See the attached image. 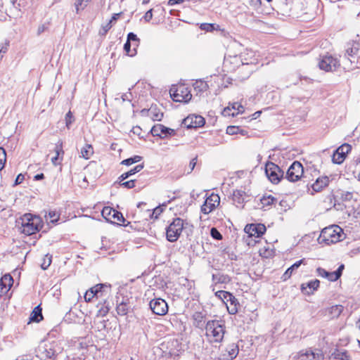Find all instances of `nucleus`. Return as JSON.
<instances>
[{"mask_svg": "<svg viewBox=\"0 0 360 360\" xmlns=\"http://www.w3.org/2000/svg\"><path fill=\"white\" fill-rule=\"evenodd\" d=\"M205 336L209 342L220 343L226 333V326L222 320H210L205 326Z\"/></svg>", "mask_w": 360, "mask_h": 360, "instance_id": "f257e3e1", "label": "nucleus"}, {"mask_svg": "<svg viewBox=\"0 0 360 360\" xmlns=\"http://www.w3.org/2000/svg\"><path fill=\"white\" fill-rule=\"evenodd\" d=\"M343 238V230L338 225H331L321 231L318 241L320 244L330 245L341 241Z\"/></svg>", "mask_w": 360, "mask_h": 360, "instance_id": "f03ea898", "label": "nucleus"}, {"mask_svg": "<svg viewBox=\"0 0 360 360\" xmlns=\"http://www.w3.org/2000/svg\"><path fill=\"white\" fill-rule=\"evenodd\" d=\"M21 232L30 236L39 231L41 227V219L37 216H33L32 214H25L20 218Z\"/></svg>", "mask_w": 360, "mask_h": 360, "instance_id": "7ed1b4c3", "label": "nucleus"}, {"mask_svg": "<svg viewBox=\"0 0 360 360\" xmlns=\"http://www.w3.org/2000/svg\"><path fill=\"white\" fill-rule=\"evenodd\" d=\"M188 223L181 218H175L166 229V237L169 242H176Z\"/></svg>", "mask_w": 360, "mask_h": 360, "instance_id": "20e7f679", "label": "nucleus"}, {"mask_svg": "<svg viewBox=\"0 0 360 360\" xmlns=\"http://www.w3.org/2000/svg\"><path fill=\"white\" fill-rule=\"evenodd\" d=\"M215 296L226 305L229 314H235L238 312L239 303L231 293L224 290H219L215 292Z\"/></svg>", "mask_w": 360, "mask_h": 360, "instance_id": "39448f33", "label": "nucleus"}, {"mask_svg": "<svg viewBox=\"0 0 360 360\" xmlns=\"http://www.w3.org/2000/svg\"><path fill=\"white\" fill-rule=\"evenodd\" d=\"M169 93L172 100L175 102L187 103L192 98L191 91L185 85H179L176 87L173 86L171 88Z\"/></svg>", "mask_w": 360, "mask_h": 360, "instance_id": "423d86ee", "label": "nucleus"}, {"mask_svg": "<svg viewBox=\"0 0 360 360\" xmlns=\"http://www.w3.org/2000/svg\"><path fill=\"white\" fill-rule=\"evenodd\" d=\"M265 173L269 181L277 184L283 178V171L275 163L268 162L265 166Z\"/></svg>", "mask_w": 360, "mask_h": 360, "instance_id": "0eeeda50", "label": "nucleus"}, {"mask_svg": "<svg viewBox=\"0 0 360 360\" xmlns=\"http://www.w3.org/2000/svg\"><path fill=\"white\" fill-rule=\"evenodd\" d=\"M340 61L331 55H325L320 58L319 67L326 72L335 71L340 67Z\"/></svg>", "mask_w": 360, "mask_h": 360, "instance_id": "6e6552de", "label": "nucleus"}, {"mask_svg": "<svg viewBox=\"0 0 360 360\" xmlns=\"http://www.w3.org/2000/svg\"><path fill=\"white\" fill-rule=\"evenodd\" d=\"M303 173L304 168L302 165L298 161H295L288 168L285 178L289 181L295 182L301 179Z\"/></svg>", "mask_w": 360, "mask_h": 360, "instance_id": "1a4fd4ad", "label": "nucleus"}, {"mask_svg": "<svg viewBox=\"0 0 360 360\" xmlns=\"http://www.w3.org/2000/svg\"><path fill=\"white\" fill-rule=\"evenodd\" d=\"M101 214L107 221L112 223L119 224L125 221L121 212L110 207H105L102 210Z\"/></svg>", "mask_w": 360, "mask_h": 360, "instance_id": "9d476101", "label": "nucleus"}, {"mask_svg": "<svg viewBox=\"0 0 360 360\" xmlns=\"http://www.w3.org/2000/svg\"><path fill=\"white\" fill-rule=\"evenodd\" d=\"M352 147L349 144L344 143L339 146L333 153L332 161L335 164H341L344 162L347 155L350 152Z\"/></svg>", "mask_w": 360, "mask_h": 360, "instance_id": "9b49d317", "label": "nucleus"}, {"mask_svg": "<svg viewBox=\"0 0 360 360\" xmlns=\"http://www.w3.org/2000/svg\"><path fill=\"white\" fill-rule=\"evenodd\" d=\"M149 305L152 311L155 314L163 316L165 315L168 311V306L167 302L161 298L152 300L150 302Z\"/></svg>", "mask_w": 360, "mask_h": 360, "instance_id": "f8f14e48", "label": "nucleus"}, {"mask_svg": "<svg viewBox=\"0 0 360 360\" xmlns=\"http://www.w3.org/2000/svg\"><path fill=\"white\" fill-rule=\"evenodd\" d=\"M220 198L218 195L212 193L208 196L201 206V212L205 214L210 213L219 204Z\"/></svg>", "mask_w": 360, "mask_h": 360, "instance_id": "ddd939ff", "label": "nucleus"}, {"mask_svg": "<svg viewBox=\"0 0 360 360\" xmlns=\"http://www.w3.org/2000/svg\"><path fill=\"white\" fill-rule=\"evenodd\" d=\"M150 131L153 136H160L161 138H166L168 136H174L175 134V131L174 129L168 128L160 124L154 125Z\"/></svg>", "mask_w": 360, "mask_h": 360, "instance_id": "4468645a", "label": "nucleus"}, {"mask_svg": "<svg viewBox=\"0 0 360 360\" xmlns=\"http://www.w3.org/2000/svg\"><path fill=\"white\" fill-rule=\"evenodd\" d=\"M239 349L238 345L231 343L226 347L225 350L221 353L220 359L221 360H233L238 354Z\"/></svg>", "mask_w": 360, "mask_h": 360, "instance_id": "2eb2a0df", "label": "nucleus"}, {"mask_svg": "<svg viewBox=\"0 0 360 360\" xmlns=\"http://www.w3.org/2000/svg\"><path fill=\"white\" fill-rule=\"evenodd\" d=\"M245 231L251 236L260 237L266 231V226L262 224H249L245 227Z\"/></svg>", "mask_w": 360, "mask_h": 360, "instance_id": "dca6fc26", "label": "nucleus"}, {"mask_svg": "<svg viewBox=\"0 0 360 360\" xmlns=\"http://www.w3.org/2000/svg\"><path fill=\"white\" fill-rule=\"evenodd\" d=\"M205 316L206 314L204 311H195L192 316L193 326L201 330L205 328Z\"/></svg>", "mask_w": 360, "mask_h": 360, "instance_id": "f3484780", "label": "nucleus"}, {"mask_svg": "<svg viewBox=\"0 0 360 360\" xmlns=\"http://www.w3.org/2000/svg\"><path fill=\"white\" fill-rule=\"evenodd\" d=\"M320 281L318 279L312 280L301 285V290L305 295L313 294L319 287Z\"/></svg>", "mask_w": 360, "mask_h": 360, "instance_id": "a211bd4d", "label": "nucleus"}, {"mask_svg": "<svg viewBox=\"0 0 360 360\" xmlns=\"http://www.w3.org/2000/svg\"><path fill=\"white\" fill-rule=\"evenodd\" d=\"M347 170L360 181V156L350 162L347 166Z\"/></svg>", "mask_w": 360, "mask_h": 360, "instance_id": "6ab92c4d", "label": "nucleus"}, {"mask_svg": "<svg viewBox=\"0 0 360 360\" xmlns=\"http://www.w3.org/2000/svg\"><path fill=\"white\" fill-rule=\"evenodd\" d=\"M329 178L328 176H322L318 178L316 181L311 185L313 191L315 192L321 191L323 188L327 186L329 184Z\"/></svg>", "mask_w": 360, "mask_h": 360, "instance_id": "aec40b11", "label": "nucleus"}, {"mask_svg": "<svg viewBox=\"0 0 360 360\" xmlns=\"http://www.w3.org/2000/svg\"><path fill=\"white\" fill-rule=\"evenodd\" d=\"M299 359L300 360H323V354L320 352L315 353L311 350H307L300 354Z\"/></svg>", "mask_w": 360, "mask_h": 360, "instance_id": "412c9836", "label": "nucleus"}, {"mask_svg": "<svg viewBox=\"0 0 360 360\" xmlns=\"http://www.w3.org/2000/svg\"><path fill=\"white\" fill-rule=\"evenodd\" d=\"M331 360H351L346 350L335 349L330 356Z\"/></svg>", "mask_w": 360, "mask_h": 360, "instance_id": "4be33fe9", "label": "nucleus"}, {"mask_svg": "<svg viewBox=\"0 0 360 360\" xmlns=\"http://www.w3.org/2000/svg\"><path fill=\"white\" fill-rule=\"evenodd\" d=\"M302 264H304V259L297 261L285 271L282 276V278L284 281L288 279L292 276L293 271L297 269Z\"/></svg>", "mask_w": 360, "mask_h": 360, "instance_id": "5701e85b", "label": "nucleus"}, {"mask_svg": "<svg viewBox=\"0 0 360 360\" xmlns=\"http://www.w3.org/2000/svg\"><path fill=\"white\" fill-rule=\"evenodd\" d=\"M359 51V44L355 43V42L348 44L347 46L345 49V58H347L348 56L358 54Z\"/></svg>", "mask_w": 360, "mask_h": 360, "instance_id": "b1692460", "label": "nucleus"}, {"mask_svg": "<svg viewBox=\"0 0 360 360\" xmlns=\"http://www.w3.org/2000/svg\"><path fill=\"white\" fill-rule=\"evenodd\" d=\"M347 63H349V68L351 70L359 68L360 67V56L358 54L345 58Z\"/></svg>", "mask_w": 360, "mask_h": 360, "instance_id": "393cba45", "label": "nucleus"}, {"mask_svg": "<svg viewBox=\"0 0 360 360\" xmlns=\"http://www.w3.org/2000/svg\"><path fill=\"white\" fill-rule=\"evenodd\" d=\"M43 316L41 312V308L40 306H37L34 310L32 311L31 316L30 317V321L32 322H39L41 320H42Z\"/></svg>", "mask_w": 360, "mask_h": 360, "instance_id": "a878e982", "label": "nucleus"}, {"mask_svg": "<svg viewBox=\"0 0 360 360\" xmlns=\"http://www.w3.org/2000/svg\"><path fill=\"white\" fill-rule=\"evenodd\" d=\"M193 86L195 91L198 93L205 92L209 89V86L207 82L202 79L196 80L193 83Z\"/></svg>", "mask_w": 360, "mask_h": 360, "instance_id": "bb28decb", "label": "nucleus"}, {"mask_svg": "<svg viewBox=\"0 0 360 360\" xmlns=\"http://www.w3.org/2000/svg\"><path fill=\"white\" fill-rule=\"evenodd\" d=\"M246 198L245 192L241 190H236L233 191V200L235 202L241 205L244 202Z\"/></svg>", "mask_w": 360, "mask_h": 360, "instance_id": "cd10ccee", "label": "nucleus"}, {"mask_svg": "<svg viewBox=\"0 0 360 360\" xmlns=\"http://www.w3.org/2000/svg\"><path fill=\"white\" fill-rule=\"evenodd\" d=\"M94 153L93 147L91 145L86 143L82 148H81V157L88 160L91 158V156Z\"/></svg>", "mask_w": 360, "mask_h": 360, "instance_id": "c85d7f7f", "label": "nucleus"}, {"mask_svg": "<svg viewBox=\"0 0 360 360\" xmlns=\"http://www.w3.org/2000/svg\"><path fill=\"white\" fill-rule=\"evenodd\" d=\"M212 281L215 283H227L230 282L231 279L228 275L217 274L212 275Z\"/></svg>", "mask_w": 360, "mask_h": 360, "instance_id": "c756f323", "label": "nucleus"}, {"mask_svg": "<svg viewBox=\"0 0 360 360\" xmlns=\"http://www.w3.org/2000/svg\"><path fill=\"white\" fill-rule=\"evenodd\" d=\"M91 1V0H76L74 4L76 13L78 14L81 11H83Z\"/></svg>", "mask_w": 360, "mask_h": 360, "instance_id": "7c9ffc66", "label": "nucleus"}, {"mask_svg": "<svg viewBox=\"0 0 360 360\" xmlns=\"http://www.w3.org/2000/svg\"><path fill=\"white\" fill-rule=\"evenodd\" d=\"M150 117L154 121H160L163 117V113L158 111L156 107L150 108Z\"/></svg>", "mask_w": 360, "mask_h": 360, "instance_id": "2f4dec72", "label": "nucleus"}, {"mask_svg": "<svg viewBox=\"0 0 360 360\" xmlns=\"http://www.w3.org/2000/svg\"><path fill=\"white\" fill-rule=\"evenodd\" d=\"M110 285L106 284H97L91 288L94 290V292L96 294V297L102 296L103 293L105 291L106 289L110 288Z\"/></svg>", "mask_w": 360, "mask_h": 360, "instance_id": "473e14b6", "label": "nucleus"}, {"mask_svg": "<svg viewBox=\"0 0 360 360\" xmlns=\"http://www.w3.org/2000/svg\"><path fill=\"white\" fill-rule=\"evenodd\" d=\"M343 307L342 305L332 306L329 309V313L332 318H338L342 312Z\"/></svg>", "mask_w": 360, "mask_h": 360, "instance_id": "72a5a7b5", "label": "nucleus"}, {"mask_svg": "<svg viewBox=\"0 0 360 360\" xmlns=\"http://www.w3.org/2000/svg\"><path fill=\"white\" fill-rule=\"evenodd\" d=\"M129 306L127 302H122L117 304L116 311L120 316H124L128 313Z\"/></svg>", "mask_w": 360, "mask_h": 360, "instance_id": "f704fd0d", "label": "nucleus"}, {"mask_svg": "<svg viewBox=\"0 0 360 360\" xmlns=\"http://www.w3.org/2000/svg\"><path fill=\"white\" fill-rule=\"evenodd\" d=\"M191 118H193V124L194 128L202 127L205 123V119L200 115H191Z\"/></svg>", "mask_w": 360, "mask_h": 360, "instance_id": "c9c22d12", "label": "nucleus"}, {"mask_svg": "<svg viewBox=\"0 0 360 360\" xmlns=\"http://www.w3.org/2000/svg\"><path fill=\"white\" fill-rule=\"evenodd\" d=\"M110 309V306L109 305V303L105 301L103 304L98 309L97 316L101 317L105 316L109 312Z\"/></svg>", "mask_w": 360, "mask_h": 360, "instance_id": "e433bc0d", "label": "nucleus"}, {"mask_svg": "<svg viewBox=\"0 0 360 360\" xmlns=\"http://www.w3.org/2000/svg\"><path fill=\"white\" fill-rule=\"evenodd\" d=\"M275 200L276 198L272 195H268L264 196L260 201L263 207H266L274 204Z\"/></svg>", "mask_w": 360, "mask_h": 360, "instance_id": "4c0bfd02", "label": "nucleus"}, {"mask_svg": "<svg viewBox=\"0 0 360 360\" xmlns=\"http://www.w3.org/2000/svg\"><path fill=\"white\" fill-rule=\"evenodd\" d=\"M52 261V255L46 254L43 258V262L41 264V269L46 270L51 265Z\"/></svg>", "mask_w": 360, "mask_h": 360, "instance_id": "58836bf2", "label": "nucleus"}, {"mask_svg": "<svg viewBox=\"0 0 360 360\" xmlns=\"http://www.w3.org/2000/svg\"><path fill=\"white\" fill-rule=\"evenodd\" d=\"M141 156L135 155L134 157H131V158H127L126 160H124L122 162V165H132L134 163L139 162L141 160Z\"/></svg>", "mask_w": 360, "mask_h": 360, "instance_id": "ea45409f", "label": "nucleus"}, {"mask_svg": "<svg viewBox=\"0 0 360 360\" xmlns=\"http://www.w3.org/2000/svg\"><path fill=\"white\" fill-rule=\"evenodd\" d=\"M124 50L125 51L128 56H132L136 54V49H131V43H129V41H126V43L124 45Z\"/></svg>", "mask_w": 360, "mask_h": 360, "instance_id": "a19ab883", "label": "nucleus"}, {"mask_svg": "<svg viewBox=\"0 0 360 360\" xmlns=\"http://www.w3.org/2000/svg\"><path fill=\"white\" fill-rule=\"evenodd\" d=\"M6 160V153L3 148L0 147V170L4 167Z\"/></svg>", "mask_w": 360, "mask_h": 360, "instance_id": "79ce46f5", "label": "nucleus"}, {"mask_svg": "<svg viewBox=\"0 0 360 360\" xmlns=\"http://www.w3.org/2000/svg\"><path fill=\"white\" fill-rule=\"evenodd\" d=\"M96 296V294L95 292H94V290L91 288L89 290H88L85 295H84V299L86 302H89L92 300L94 297Z\"/></svg>", "mask_w": 360, "mask_h": 360, "instance_id": "37998d69", "label": "nucleus"}, {"mask_svg": "<svg viewBox=\"0 0 360 360\" xmlns=\"http://www.w3.org/2000/svg\"><path fill=\"white\" fill-rule=\"evenodd\" d=\"M127 41H129V43H131V41L135 42L136 46H138L139 42V39L137 37L136 34H135L134 33L129 32L127 35Z\"/></svg>", "mask_w": 360, "mask_h": 360, "instance_id": "c03bdc74", "label": "nucleus"}, {"mask_svg": "<svg viewBox=\"0 0 360 360\" xmlns=\"http://www.w3.org/2000/svg\"><path fill=\"white\" fill-rule=\"evenodd\" d=\"M210 235L213 238L217 239V240H221L222 238L221 234L214 227L211 229Z\"/></svg>", "mask_w": 360, "mask_h": 360, "instance_id": "a18cd8bd", "label": "nucleus"}, {"mask_svg": "<svg viewBox=\"0 0 360 360\" xmlns=\"http://www.w3.org/2000/svg\"><path fill=\"white\" fill-rule=\"evenodd\" d=\"M74 122V117L70 111H69L65 115L66 127L69 129L71 124Z\"/></svg>", "mask_w": 360, "mask_h": 360, "instance_id": "49530a36", "label": "nucleus"}, {"mask_svg": "<svg viewBox=\"0 0 360 360\" xmlns=\"http://www.w3.org/2000/svg\"><path fill=\"white\" fill-rule=\"evenodd\" d=\"M239 131V127L236 126H229L226 129V133L230 135L237 134Z\"/></svg>", "mask_w": 360, "mask_h": 360, "instance_id": "de8ad7c7", "label": "nucleus"}, {"mask_svg": "<svg viewBox=\"0 0 360 360\" xmlns=\"http://www.w3.org/2000/svg\"><path fill=\"white\" fill-rule=\"evenodd\" d=\"M200 29L207 32H211L214 30V24L202 23L200 25Z\"/></svg>", "mask_w": 360, "mask_h": 360, "instance_id": "09e8293b", "label": "nucleus"}, {"mask_svg": "<svg viewBox=\"0 0 360 360\" xmlns=\"http://www.w3.org/2000/svg\"><path fill=\"white\" fill-rule=\"evenodd\" d=\"M183 124L188 128H194L193 124V118H191V115L188 116L183 120Z\"/></svg>", "mask_w": 360, "mask_h": 360, "instance_id": "8fccbe9b", "label": "nucleus"}, {"mask_svg": "<svg viewBox=\"0 0 360 360\" xmlns=\"http://www.w3.org/2000/svg\"><path fill=\"white\" fill-rule=\"evenodd\" d=\"M120 186L127 188H132L135 187V180H129L127 181H124L122 183H120Z\"/></svg>", "mask_w": 360, "mask_h": 360, "instance_id": "3c124183", "label": "nucleus"}, {"mask_svg": "<svg viewBox=\"0 0 360 360\" xmlns=\"http://www.w3.org/2000/svg\"><path fill=\"white\" fill-rule=\"evenodd\" d=\"M143 168V164L138 165L135 166L133 169L128 171L127 172L129 173V176H131L135 174L136 173L139 172Z\"/></svg>", "mask_w": 360, "mask_h": 360, "instance_id": "603ef678", "label": "nucleus"}, {"mask_svg": "<svg viewBox=\"0 0 360 360\" xmlns=\"http://www.w3.org/2000/svg\"><path fill=\"white\" fill-rule=\"evenodd\" d=\"M55 152L56 154H57V156H59L60 154H64V151L63 150V142L61 141H59L56 143Z\"/></svg>", "mask_w": 360, "mask_h": 360, "instance_id": "864d4df0", "label": "nucleus"}, {"mask_svg": "<svg viewBox=\"0 0 360 360\" xmlns=\"http://www.w3.org/2000/svg\"><path fill=\"white\" fill-rule=\"evenodd\" d=\"M326 278L330 281H336L340 276L336 274L335 271L333 272H328Z\"/></svg>", "mask_w": 360, "mask_h": 360, "instance_id": "5fc2aeb1", "label": "nucleus"}, {"mask_svg": "<svg viewBox=\"0 0 360 360\" xmlns=\"http://www.w3.org/2000/svg\"><path fill=\"white\" fill-rule=\"evenodd\" d=\"M328 272V271H327L326 270H325L324 269H323L321 267H318L316 269V273H317L318 276L323 277V278L327 277Z\"/></svg>", "mask_w": 360, "mask_h": 360, "instance_id": "6e6d98bb", "label": "nucleus"}, {"mask_svg": "<svg viewBox=\"0 0 360 360\" xmlns=\"http://www.w3.org/2000/svg\"><path fill=\"white\" fill-rule=\"evenodd\" d=\"M196 163H197V158H193L190 163H189V170L187 172V174H189L191 173L193 169L195 168V165H196Z\"/></svg>", "mask_w": 360, "mask_h": 360, "instance_id": "4d7b16f0", "label": "nucleus"}, {"mask_svg": "<svg viewBox=\"0 0 360 360\" xmlns=\"http://www.w3.org/2000/svg\"><path fill=\"white\" fill-rule=\"evenodd\" d=\"M153 18V9L148 10L144 15L143 18L146 22H149Z\"/></svg>", "mask_w": 360, "mask_h": 360, "instance_id": "13d9d810", "label": "nucleus"}, {"mask_svg": "<svg viewBox=\"0 0 360 360\" xmlns=\"http://www.w3.org/2000/svg\"><path fill=\"white\" fill-rule=\"evenodd\" d=\"M49 217L51 222H55L58 221V217L57 216L55 212H49Z\"/></svg>", "mask_w": 360, "mask_h": 360, "instance_id": "bf43d9fd", "label": "nucleus"}, {"mask_svg": "<svg viewBox=\"0 0 360 360\" xmlns=\"http://www.w3.org/2000/svg\"><path fill=\"white\" fill-rule=\"evenodd\" d=\"M130 176L129 174V173L127 172H124L122 174H121L119 178H118V180H119V184H120V183H122V181L125 179H127V178H129Z\"/></svg>", "mask_w": 360, "mask_h": 360, "instance_id": "052dcab7", "label": "nucleus"}, {"mask_svg": "<svg viewBox=\"0 0 360 360\" xmlns=\"http://www.w3.org/2000/svg\"><path fill=\"white\" fill-rule=\"evenodd\" d=\"M24 180V176L22 174H20L17 176L15 180V185H18L22 182Z\"/></svg>", "mask_w": 360, "mask_h": 360, "instance_id": "680f3d73", "label": "nucleus"}, {"mask_svg": "<svg viewBox=\"0 0 360 360\" xmlns=\"http://www.w3.org/2000/svg\"><path fill=\"white\" fill-rule=\"evenodd\" d=\"M8 43H5L4 44L0 45V54L4 53L7 51Z\"/></svg>", "mask_w": 360, "mask_h": 360, "instance_id": "e2e57ef3", "label": "nucleus"}, {"mask_svg": "<svg viewBox=\"0 0 360 360\" xmlns=\"http://www.w3.org/2000/svg\"><path fill=\"white\" fill-rule=\"evenodd\" d=\"M232 108L233 109H237L239 112H243V106L241 105L240 104L238 103H233Z\"/></svg>", "mask_w": 360, "mask_h": 360, "instance_id": "0e129e2a", "label": "nucleus"}, {"mask_svg": "<svg viewBox=\"0 0 360 360\" xmlns=\"http://www.w3.org/2000/svg\"><path fill=\"white\" fill-rule=\"evenodd\" d=\"M131 96V94L130 92L127 93V94H124L122 96V99L123 101H131V99H130Z\"/></svg>", "mask_w": 360, "mask_h": 360, "instance_id": "69168bd1", "label": "nucleus"}, {"mask_svg": "<svg viewBox=\"0 0 360 360\" xmlns=\"http://www.w3.org/2000/svg\"><path fill=\"white\" fill-rule=\"evenodd\" d=\"M345 268V266L344 264H341L340 266H339V267L338 268V269L335 271L336 274L340 277L342 276V271Z\"/></svg>", "mask_w": 360, "mask_h": 360, "instance_id": "338daca9", "label": "nucleus"}, {"mask_svg": "<svg viewBox=\"0 0 360 360\" xmlns=\"http://www.w3.org/2000/svg\"><path fill=\"white\" fill-rule=\"evenodd\" d=\"M120 13H115L113 14V15L112 16L110 20L109 21V23L111 24L112 22L116 21L119 16H120Z\"/></svg>", "mask_w": 360, "mask_h": 360, "instance_id": "774afa93", "label": "nucleus"}]
</instances>
